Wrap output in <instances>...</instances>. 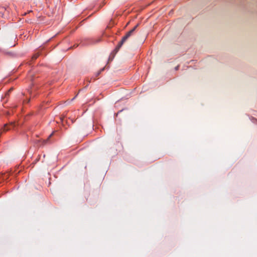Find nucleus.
<instances>
[{
  "instance_id": "f257e3e1",
  "label": "nucleus",
  "mask_w": 257,
  "mask_h": 257,
  "mask_svg": "<svg viewBox=\"0 0 257 257\" xmlns=\"http://www.w3.org/2000/svg\"><path fill=\"white\" fill-rule=\"evenodd\" d=\"M135 31V29H133L130 31H129L125 36H124L122 38V42H125L133 34V33Z\"/></svg>"
},
{
  "instance_id": "f03ea898",
  "label": "nucleus",
  "mask_w": 257,
  "mask_h": 257,
  "mask_svg": "<svg viewBox=\"0 0 257 257\" xmlns=\"http://www.w3.org/2000/svg\"><path fill=\"white\" fill-rule=\"evenodd\" d=\"M124 42H122V40H121V41L119 42L117 46L115 49L116 52H117L118 50V49L121 47Z\"/></svg>"
},
{
  "instance_id": "7ed1b4c3",
  "label": "nucleus",
  "mask_w": 257,
  "mask_h": 257,
  "mask_svg": "<svg viewBox=\"0 0 257 257\" xmlns=\"http://www.w3.org/2000/svg\"><path fill=\"white\" fill-rule=\"evenodd\" d=\"M139 25H137L136 26H135V27L133 28V29H135V30H136V29L137 28V27Z\"/></svg>"
},
{
  "instance_id": "20e7f679",
  "label": "nucleus",
  "mask_w": 257,
  "mask_h": 257,
  "mask_svg": "<svg viewBox=\"0 0 257 257\" xmlns=\"http://www.w3.org/2000/svg\"><path fill=\"white\" fill-rule=\"evenodd\" d=\"M53 133H52L49 137L48 139H49L50 137H52V136L53 135Z\"/></svg>"
},
{
  "instance_id": "39448f33",
  "label": "nucleus",
  "mask_w": 257,
  "mask_h": 257,
  "mask_svg": "<svg viewBox=\"0 0 257 257\" xmlns=\"http://www.w3.org/2000/svg\"><path fill=\"white\" fill-rule=\"evenodd\" d=\"M178 69V66H177V67H175V70H177Z\"/></svg>"
},
{
  "instance_id": "423d86ee",
  "label": "nucleus",
  "mask_w": 257,
  "mask_h": 257,
  "mask_svg": "<svg viewBox=\"0 0 257 257\" xmlns=\"http://www.w3.org/2000/svg\"><path fill=\"white\" fill-rule=\"evenodd\" d=\"M75 97H76V96H75V97H74V98H73L72 99L71 101H73V100L75 98Z\"/></svg>"
}]
</instances>
